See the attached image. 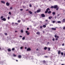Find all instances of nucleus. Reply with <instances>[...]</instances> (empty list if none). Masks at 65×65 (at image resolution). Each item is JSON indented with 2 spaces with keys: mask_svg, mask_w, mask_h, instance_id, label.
Segmentation results:
<instances>
[{
  "mask_svg": "<svg viewBox=\"0 0 65 65\" xmlns=\"http://www.w3.org/2000/svg\"><path fill=\"white\" fill-rule=\"evenodd\" d=\"M41 16L42 18H44L45 17V15L44 14H41Z\"/></svg>",
  "mask_w": 65,
  "mask_h": 65,
  "instance_id": "f257e3e1",
  "label": "nucleus"
},
{
  "mask_svg": "<svg viewBox=\"0 0 65 65\" xmlns=\"http://www.w3.org/2000/svg\"><path fill=\"white\" fill-rule=\"evenodd\" d=\"M2 21H6V19L5 18H4L2 19Z\"/></svg>",
  "mask_w": 65,
  "mask_h": 65,
  "instance_id": "f03ea898",
  "label": "nucleus"
},
{
  "mask_svg": "<svg viewBox=\"0 0 65 65\" xmlns=\"http://www.w3.org/2000/svg\"><path fill=\"white\" fill-rule=\"evenodd\" d=\"M58 7V6L57 5H55L54 6V9H56V8H57Z\"/></svg>",
  "mask_w": 65,
  "mask_h": 65,
  "instance_id": "7ed1b4c3",
  "label": "nucleus"
},
{
  "mask_svg": "<svg viewBox=\"0 0 65 65\" xmlns=\"http://www.w3.org/2000/svg\"><path fill=\"white\" fill-rule=\"evenodd\" d=\"M31 50V48H27V51H30Z\"/></svg>",
  "mask_w": 65,
  "mask_h": 65,
  "instance_id": "20e7f679",
  "label": "nucleus"
},
{
  "mask_svg": "<svg viewBox=\"0 0 65 65\" xmlns=\"http://www.w3.org/2000/svg\"><path fill=\"white\" fill-rule=\"evenodd\" d=\"M6 5L7 6H9V5H10V4L8 2H7L6 3Z\"/></svg>",
  "mask_w": 65,
  "mask_h": 65,
  "instance_id": "39448f33",
  "label": "nucleus"
},
{
  "mask_svg": "<svg viewBox=\"0 0 65 65\" xmlns=\"http://www.w3.org/2000/svg\"><path fill=\"white\" fill-rule=\"evenodd\" d=\"M51 29L52 30H56V28H51Z\"/></svg>",
  "mask_w": 65,
  "mask_h": 65,
  "instance_id": "423d86ee",
  "label": "nucleus"
},
{
  "mask_svg": "<svg viewBox=\"0 0 65 65\" xmlns=\"http://www.w3.org/2000/svg\"><path fill=\"white\" fill-rule=\"evenodd\" d=\"M62 22L63 23H65V19H63L62 21Z\"/></svg>",
  "mask_w": 65,
  "mask_h": 65,
  "instance_id": "0eeeda50",
  "label": "nucleus"
},
{
  "mask_svg": "<svg viewBox=\"0 0 65 65\" xmlns=\"http://www.w3.org/2000/svg\"><path fill=\"white\" fill-rule=\"evenodd\" d=\"M1 2L2 3H3V4H5V2L3 1H1Z\"/></svg>",
  "mask_w": 65,
  "mask_h": 65,
  "instance_id": "6e6552de",
  "label": "nucleus"
},
{
  "mask_svg": "<svg viewBox=\"0 0 65 65\" xmlns=\"http://www.w3.org/2000/svg\"><path fill=\"white\" fill-rule=\"evenodd\" d=\"M22 57V56L21 55H19L18 56V58H21Z\"/></svg>",
  "mask_w": 65,
  "mask_h": 65,
  "instance_id": "1a4fd4ad",
  "label": "nucleus"
},
{
  "mask_svg": "<svg viewBox=\"0 0 65 65\" xmlns=\"http://www.w3.org/2000/svg\"><path fill=\"white\" fill-rule=\"evenodd\" d=\"M52 18L53 17H52L50 16L48 18V19H49V20H51V19H52Z\"/></svg>",
  "mask_w": 65,
  "mask_h": 65,
  "instance_id": "9d476101",
  "label": "nucleus"
},
{
  "mask_svg": "<svg viewBox=\"0 0 65 65\" xmlns=\"http://www.w3.org/2000/svg\"><path fill=\"white\" fill-rule=\"evenodd\" d=\"M57 37V38H59V36H57V35H55V38H56Z\"/></svg>",
  "mask_w": 65,
  "mask_h": 65,
  "instance_id": "9b49d317",
  "label": "nucleus"
},
{
  "mask_svg": "<svg viewBox=\"0 0 65 65\" xmlns=\"http://www.w3.org/2000/svg\"><path fill=\"white\" fill-rule=\"evenodd\" d=\"M46 25H43V28H46Z\"/></svg>",
  "mask_w": 65,
  "mask_h": 65,
  "instance_id": "f8f14e48",
  "label": "nucleus"
},
{
  "mask_svg": "<svg viewBox=\"0 0 65 65\" xmlns=\"http://www.w3.org/2000/svg\"><path fill=\"white\" fill-rule=\"evenodd\" d=\"M40 12V11L39 10H37V12Z\"/></svg>",
  "mask_w": 65,
  "mask_h": 65,
  "instance_id": "ddd939ff",
  "label": "nucleus"
},
{
  "mask_svg": "<svg viewBox=\"0 0 65 65\" xmlns=\"http://www.w3.org/2000/svg\"><path fill=\"white\" fill-rule=\"evenodd\" d=\"M36 34H38V35H39L40 34V32H38L36 33Z\"/></svg>",
  "mask_w": 65,
  "mask_h": 65,
  "instance_id": "4468645a",
  "label": "nucleus"
},
{
  "mask_svg": "<svg viewBox=\"0 0 65 65\" xmlns=\"http://www.w3.org/2000/svg\"><path fill=\"white\" fill-rule=\"evenodd\" d=\"M8 52H11V49L10 48L8 49Z\"/></svg>",
  "mask_w": 65,
  "mask_h": 65,
  "instance_id": "2eb2a0df",
  "label": "nucleus"
},
{
  "mask_svg": "<svg viewBox=\"0 0 65 65\" xmlns=\"http://www.w3.org/2000/svg\"><path fill=\"white\" fill-rule=\"evenodd\" d=\"M29 13L30 14H32V12L31 11H29Z\"/></svg>",
  "mask_w": 65,
  "mask_h": 65,
  "instance_id": "dca6fc26",
  "label": "nucleus"
},
{
  "mask_svg": "<svg viewBox=\"0 0 65 65\" xmlns=\"http://www.w3.org/2000/svg\"><path fill=\"white\" fill-rule=\"evenodd\" d=\"M50 10V8H48L47 9H46V11H48V10Z\"/></svg>",
  "mask_w": 65,
  "mask_h": 65,
  "instance_id": "f3484780",
  "label": "nucleus"
},
{
  "mask_svg": "<svg viewBox=\"0 0 65 65\" xmlns=\"http://www.w3.org/2000/svg\"><path fill=\"white\" fill-rule=\"evenodd\" d=\"M51 12H51V11H49L48 12V13L49 14H50V13H51Z\"/></svg>",
  "mask_w": 65,
  "mask_h": 65,
  "instance_id": "a211bd4d",
  "label": "nucleus"
},
{
  "mask_svg": "<svg viewBox=\"0 0 65 65\" xmlns=\"http://www.w3.org/2000/svg\"><path fill=\"white\" fill-rule=\"evenodd\" d=\"M61 53V51H59L58 52V54H60Z\"/></svg>",
  "mask_w": 65,
  "mask_h": 65,
  "instance_id": "6ab92c4d",
  "label": "nucleus"
},
{
  "mask_svg": "<svg viewBox=\"0 0 65 65\" xmlns=\"http://www.w3.org/2000/svg\"><path fill=\"white\" fill-rule=\"evenodd\" d=\"M57 23H61V22L60 21H58V22H57Z\"/></svg>",
  "mask_w": 65,
  "mask_h": 65,
  "instance_id": "aec40b11",
  "label": "nucleus"
},
{
  "mask_svg": "<svg viewBox=\"0 0 65 65\" xmlns=\"http://www.w3.org/2000/svg\"><path fill=\"white\" fill-rule=\"evenodd\" d=\"M8 13L10 15H11V12H9Z\"/></svg>",
  "mask_w": 65,
  "mask_h": 65,
  "instance_id": "412c9836",
  "label": "nucleus"
},
{
  "mask_svg": "<svg viewBox=\"0 0 65 65\" xmlns=\"http://www.w3.org/2000/svg\"><path fill=\"white\" fill-rule=\"evenodd\" d=\"M22 40H25V37H24L22 38Z\"/></svg>",
  "mask_w": 65,
  "mask_h": 65,
  "instance_id": "4be33fe9",
  "label": "nucleus"
},
{
  "mask_svg": "<svg viewBox=\"0 0 65 65\" xmlns=\"http://www.w3.org/2000/svg\"><path fill=\"white\" fill-rule=\"evenodd\" d=\"M13 57H16V56H17V55H15L14 54H13Z\"/></svg>",
  "mask_w": 65,
  "mask_h": 65,
  "instance_id": "5701e85b",
  "label": "nucleus"
},
{
  "mask_svg": "<svg viewBox=\"0 0 65 65\" xmlns=\"http://www.w3.org/2000/svg\"><path fill=\"white\" fill-rule=\"evenodd\" d=\"M44 50H46V49H47V47H45L44 48Z\"/></svg>",
  "mask_w": 65,
  "mask_h": 65,
  "instance_id": "b1692460",
  "label": "nucleus"
},
{
  "mask_svg": "<svg viewBox=\"0 0 65 65\" xmlns=\"http://www.w3.org/2000/svg\"><path fill=\"white\" fill-rule=\"evenodd\" d=\"M50 50H51V49L50 48H48L47 49V50L48 51H50Z\"/></svg>",
  "mask_w": 65,
  "mask_h": 65,
  "instance_id": "393cba45",
  "label": "nucleus"
},
{
  "mask_svg": "<svg viewBox=\"0 0 65 65\" xmlns=\"http://www.w3.org/2000/svg\"><path fill=\"white\" fill-rule=\"evenodd\" d=\"M21 33H23V32H24V31H23V30L22 29L21 30Z\"/></svg>",
  "mask_w": 65,
  "mask_h": 65,
  "instance_id": "a878e982",
  "label": "nucleus"
},
{
  "mask_svg": "<svg viewBox=\"0 0 65 65\" xmlns=\"http://www.w3.org/2000/svg\"><path fill=\"white\" fill-rule=\"evenodd\" d=\"M58 9H59V7H57V8H56V10H58Z\"/></svg>",
  "mask_w": 65,
  "mask_h": 65,
  "instance_id": "bb28decb",
  "label": "nucleus"
},
{
  "mask_svg": "<svg viewBox=\"0 0 65 65\" xmlns=\"http://www.w3.org/2000/svg\"><path fill=\"white\" fill-rule=\"evenodd\" d=\"M52 14H53V15H55V12H53L52 13Z\"/></svg>",
  "mask_w": 65,
  "mask_h": 65,
  "instance_id": "cd10ccee",
  "label": "nucleus"
},
{
  "mask_svg": "<svg viewBox=\"0 0 65 65\" xmlns=\"http://www.w3.org/2000/svg\"><path fill=\"white\" fill-rule=\"evenodd\" d=\"M51 8H54V6H52L51 7Z\"/></svg>",
  "mask_w": 65,
  "mask_h": 65,
  "instance_id": "c85d7f7f",
  "label": "nucleus"
},
{
  "mask_svg": "<svg viewBox=\"0 0 65 65\" xmlns=\"http://www.w3.org/2000/svg\"><path fill=\"white\" fill-rule=\"evenodd\" d=\"M21 22V20H18V23H20V22Z\"/></svg>",
  "mask_w": 65,
  "mask_h": 65,
  "instance_id": "c756f323",
  "label": "nucleus"
},
{
  "mask_svg": "<svg viewBox=\"0 0 65 65\" xmlns=\"http://www.w3.org/2000/svg\"><path fill=\"white\" fill-rule=\"evenodd\" d=\"M29 34H30V33L28 32L27 34V35H29Z\"/></svg>",
  "mask_w": 65,
  "mask_h": 65,
  "instance_id": "7c9ffc66",
  "label": "nucleus"
},
{
  "mask_svg": "<svg viewBox=\"0 0 65 65\" xmlns=\"http://www.w3.org/2000/svg\"><path fill=\"white\" fill-rule=\"evenodd\" d=\"M4 17L3 16H1V19H2V18H3V17Z\"/></svg>",
  "mask_w": 65,
  "mask_h": 65,
  "instance_id": "2f4dec72",
  "label": "nucleus"
},
{
  "mask_svg": "<svg viewBox=\"0 0 65 65\" xmlns=\"http://www.w3.org/2000/svg\"><path fill=\"white\" fill-rule=\"evenodd\" d=\"M25 32L26 33V34H27L28 33V31H25Z\"/></svg>",
  "mask_w": 65,
  "mask_h": 65,
  "instance_id": "473e14b6",
  "label": "nucleus"
},
{
  "mask_svg": "<svg viewBox=\"0 0 65 65\" xmlns=\"http://www.w3.org/2000/svg\"><path fill=\"white\" fill-rule=\"evenodd\" d=\"M14 50H15V49L14 48H13L12 49V51H14Z\"/></svg>",
  "mask_w": 65,
  "mask_h": 65,
  "instance_id": "72a5a7b5",
  "label": "nucleus"
},
{
  "mask_svg": "<svg viewBox=\"0 0 65 65\" xmlns=\"http://www.w3.org/2000/svg\"><path fill=\"white\" fill-rule=\"evenodd\" d=\"M40 23H41V24H42L43 23L42 22V21H40Z\"/></svg>",
  "mask_w": 65,
  "mask_h": 65,
  "instance_id": "f704fd0d",
  "label": "nucleus"
},
{
  "mask_svg": "<svg viewBox=\"0 0 65 65\" xmlns=\"http://www.w3.org/2000/svg\"><path fill=\"white\" fill-rule=\"evenodd\" d=\"M55 38H53V41H55Z\"/></svg>",
  "mask_w": 65,
  "mask_h": 65,
  "instance_id": "c9c22d12",
  "label": "nucleus"
},
{
  "mask_svg": "<svg viewBox=\"0 0 65 65\" xmlns=\"http://www.w3.org/2000/svg\"><path fill=\"white\" fill-rule=\"evenodd\" d=\"M47 12H48V11H46L45 12V13H47Z\"/></svg>",
  "mask_w": 65,
  "mask_h": 65,
  "instance_id": "e433bc0d",
  "label": "nucleus"
},
{
  "mask_svg": "<svg viewBox=\"0 0 65 65\" xmlns=\"http://www.w3.org/2000/svg\"><path fill=\"white\" fill-rule=\"evenodd\" d=\"M40 28L41 29H42V26H41Z\"/></svg>",
  "mask_w": 65,
  "mask_h": 65,
  "instance_id": "4c0bfd02",
  "label": "nucleus"
},
{
  "mask_svg": "<svg viewBox=\"0 0 65 65\" xmlns=\"http://www.w3.org/2000/svg\"><path fill=\"white\" fill-rule=\"evenodd\" d=\"M4 34L5 35H7V33H5Z\"/></svg>",
  "mask_w": 65,
  "mask_h": 65,
  "instance_id": "58836bf2",
  "label": "nucleus"
},
{
  "mask_svg": "<svg viewBox=\"0 0 65 65\" xmlns=\"http://www.w3.org/2000/svg\"><path fill=\"white\" fill-rule=\"evenodd\" d=\"M61 55H63V53L62 52L61 53Z\"/></svg>",
  "mask_w": 65,
  "mask_h": 65,
  "instance_id": "ea45409f",
  "label": "nucleus"
},
{
  "mask_svg": "<svg viewBox=\"0 0 65 65\" xmlns=\"http://www.w3.org/2000/svg\"><path fill=\"white\" fill-rule=\"evenodd\" d=\"M9 18H10V17H8V20H9Z\"/></svg>",
  "mask_w": 65,
  "mask_h": 65,
  "instance_id": "a19ab883",
  "label": "nucleus"
},
{
  "mask_svg": "<svg viewBox=\"0 0 65 65\" xmlns=\"http://www.w3.org/2000/svg\"><path fill=\"white\" fill-rule=\"evenodd\" d=\"M43 62L44 63H45V60H44L43 61Z\"/></svg>",
  "mask_w": 65,
  "mask_h": 65,
  "instance_id": "79ce46f5",
  "label": "nucleus"
},
{
  "mask_svg": "<svg viewBox=\"0 0 65 65\" xmlns=\"http://www.w3.org/2000/svg\"><path fill=\"white\" fill-rule=\"evenodd\" d=\"M55 23V21H53V23Z\"/></svg>",
  "mask_w": 65,
  "mask_h": 65,
  "instance_id": "37998d69",
  "label": "nucleus"
},
{
  "mask_svg": "<svg viewBox=\"0 0 65 65\" xmlns=\"http://www.w3.org/2000/svg\"><path fill=\"white\" fill-rule=\"evenodd\" d=\"M31 6H32V5H31V4H30L29 5V7H31Z\"/></svg>",
  "mask_w": 65,
  "mask_h": 65,
  "instance_id": "c03bdc74",
  "label": "nucleus"
},
{
  "mask_svg": "<svg viewBox=\"0 0 65 65\" xmlns=\"http://www.w3.org/2000/svg\"><path fill=\"white\" fill-rule=\"evenodd\" d=\"M27 30H28L29 29V28H27Z\"/></svg>",
  "mask_w": 65,
  "mask_h": 65,
  "instance_id": "a18cd8bd",
  "label": "nucleus"
},
{
  "mask_svg": "<svg viewBox=\"0 0 65 65\" xmlns=\"http://www.w3.org/2000/svg\"><path fill=\"white\" fill-rule=\"evenodd\" d=\"M23 48V47H21L20 49H22V48Z\"/></svg>",
  "mask_w": 65,
  "mask_h": 65,
  "instance_id": "49530a36",
  "label": "nucleus"
},
{
  "mask_svg": "<svg viewBox=\"0 0 65 65\" xmlns=\"http://www.w3.org/2000/svg\"><path fill=\"white\" fill-rule=\"evenodd\" d=\"M64 44H62V46H64Z\"/></svg>",
  "mask_w": 65,
  "mask_h": 65,
  "instance_id": "de8ad7c7",
  "label": "nucleus"
},
{
  "mask_svg": "<svg viewBox=\"0 0 65 65\" xmlns=\"http://www.w3.org/2000/svg\"><path fill=\"white\" fill-rule=\"evenodd\" d=\"M23 8H25V7L24 6H23Z\"/></svg>",
  "mask_w": 65,
  "mask_h": 65,
  "instance_id": "09e8293b",
  "label": "nucleus"
},
{
  "mask_svg": "<svg viewBox=\"0 0 65 65\" xmlns=\"http://www.w3.org/2000/svg\"><path fill=\"white\" fill-rule=\"evenodd\" d=\"M55 40H58V38H56V39H55Z\"/></svg>",
  "mask_w": 65,
  "mask_h": 65,
  "instance_id": "8fccbe9b",
  "label": "nucleus"
},
{
  "mask_svg": "<svg viewBox=\"0 0 65 65\" xmlns=\"http://www.w3.org/2000/svg\"><path fill=\"white\" fill-rule=\"evenodd\" d=\"M65 27H63V30H65Z\"/></svg>",
  "mask_w": 65,
  "mask_h": 65,
  "instance_id": "3c124183",
  "label": "nucleus"
},
{
  "mask_svg": "<svg viewBox=\"0 0 65 65\" xmlns=\"http://www.w3.org/2000/svg\"><path fill=\"white\" fill-rule=\"evenodd\" d=\"M21 11H23V9H20Z\"/></svg>",
  "mask_w": 65,
  "mask_h": 65,
  "instance_id": "603ef678",
  "label": "nucleus"
},
{
  "mask_svg": "<svg viewBox=\"0 0 65 65\" xmlns=\"http://www.w3.org/2000/svg\"><path fill=\"white\" fill-rule=\"evenodd\" d=\"M50 44V43L49 42H48L47 43V44Z\"/></svg>",
  "mask_w": 65,
  "mask_h": 65,
  "instance_id": "864d4df0",
  "label": "nucleus"
},
{
  "mask_svg": "<svg viewBox=\"0 0 65 65\" xmlns=\"http://www.w3.org/2000/svg\"><path fill=\"white\" fill-rule=\"evenodd\" d=\"M12 7H11V8H10V9H12Z\"/></svg>",
  "mask_w": 65,
  "mask_h": 65,
  "instance_id": "5fc2aeb1",
  "label": "nucleus"
},
{
  "mask_svg": "<svg viewBox=\"0 0 65 65\" xmlns=\"http://www.w3.org/2000/svg\"><path fill=\"white\" fill-rule=\"evenodd\" d=\"M29 10L28 9H27V10H26V11H29Z\"/></svg>",
  "mask_w": 65,
  "mask_h": 65,
  "instance_id": "6e6d98bb",
  "label": "nucleus"
},
{
  "mask_svg": "<svg viewBox=\"0 0 65 65\" xmlns=\"http://www.w3.org/2000/svg\"><path fill=\"white\" fill-rule=\"evenodd\" d=\"M45 58H47V56H45Z\"/></svg>",
  "mask_w": 65,
  "mask_h": 65,
  "instance_id": "4d7b16f0",
  "label": "nucleus"
},
{
  "mask_svg": "<svg viewBox=\"0 0 65 65\" xmlns=\"http://www.w3.org/2000/svg\"><path fill=\"white\" fill-rule=\"evenodd\" d=\"M55 19H57V18H56V16L55 17Z\"/></svg>",
  "mask_w": 65,
  "mask_h": 65,
  "instance_id": "13d9d810",
  "label": "nucleus"
},
{
  "mask_svg": "<svg viewBox=\"0 0 65 65\" xmlns=\"http://www.w3.org/2000/svg\"><path fill=\"white\" fill-rule=\"evenodd\" d=\"M12 25H13L14 24V23L13 22L12 23Z\"/></svg>",
  "mask_w": 65,
  "mask_h": 65,
  "instance_id": "bf43d9fd",
  "label": "nucleus"
},
{
  "mask_svg": "<svg viewBox=\"0 0 65 65\" xmlns=\"http://www.w3.org/2000/svg\"><path fill=\"white\" fill-rule=\"evenodd\" d=\"M48 21V20H45V21L46 22H47V21Z\"/></svg>",
  "mask_w": 65,
  "mask_h": 65,
  "instance_id": "052dcab7",
  "label": "nucleus"
},
{
  "mask_svg": "<svg viewBox=\"0 0 65 65\" xmlns=\"http://www.w3.org/2000/svg\"><path fill=\"white\" fill-rule=\"evenodd\" d=\"M20 37H22V36H20Z\"/></svg>",
  "mask_w": 65,
  "mask_h": 65,
  "instance_id": "680f3d73",
  "label": "nucleus"
},
{
  "mask_svg": "<svg viewBox=\"0 0 65 65\" xmlns=\"http://www.w3.org/2000/svg\"><path fill=\"white\" fill-rule=\"evenodd\" d=\"M15 24H16L17 25H18V24L17 23H15Z\"/></svg>",
  "mask_w": 65,
  "mask_h": 65,
  "instance_id": "e2e57ef3",
  "label": "nucleus"
},
{
  "mask_svg": "<svg viewBox=\"0 0 65 65\" xmlns=\"http://www.w3.org/2000/svg\"><path fill=\"white\" fill-rule=\"evenodd\" d=\"M15 32H18V31H15Z\"/></svg>",
  "mask_w": 65,
  "mask_h": 65,
  "instance_id": "0e129e2a",
  "label": "nucleus"
},
{
  "mask_svg": "<svg viewBox=\"0 0 65 65\" xmlns=\"http://www.w3.org/2000/svg\"><path fill=\"white\" fill-rule=\"evenodd\" d=\"M16 61L17 62H18V60H16Z\"/></svg>",
  "mask_w": 65,
  "mask_h": 65,
  "instance_id": "69168bd1",
  "label": "nucleus"
},
{
  "mask_svg": "<svg viewBox=\"0 0 65 65\" xmlns=\"http://www.w3.org/2000/svg\"><path fill=\"white\" fill-rule=\"evenodd\" d=\"M25 49H27V47H25Z\"/></svg>",
  "mask_w": 65,
  "mask_h": 65,
  "instance_id": "338daca9",
  "label": "nucleus"
},
{
  "mask_svg": "<svg viewBox=\"0 0 65 65\" xmlns=\"http://www.w3.org/2000/svg\"><path fill=\"white\" fill-rule=\"evenodd\" d=\"M35 13H36V12H35Z\"/></svg>",
  "mask_w": 65,
  "mask_h": 65,
  "instance_id": "774afa93",
  "label": "nucleus"
}]
</instances>
